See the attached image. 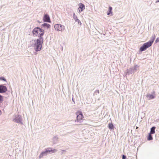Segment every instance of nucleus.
<instances>
[{"label": "nucleus", "instance_id": "f257e3e1", "mask_svg": "<svg viewBox=\"0 0 159 159\" xmlns=\"http://www.w3.org/2000/svg\"><path fill=\"white\" fill-rule=\"evenodd\" d=\"M43 42V38L41 37L37 39L32 40L30 43L31 46L34 48V50L37 52L41 50Z\"/></svg>", "mask_w": 159, "mask_h": 159}, {"label": "nucleus", "instance_id": "f03ea898", "mask_svg": "<svg viewBox=\"0 0 159 159\" xmlns=\"http://www.w3.org/2000/svg\"><path fill=\"white\" fill-rule=\"evenodd\" d=\"M32 32L34 36L43 37L44 34V30L41 28L36 27L33 29Z\"/></svg>", "mask_w": 159, "mask_h": 159}, {"label": "nucleus", "instance_id": "7ed1b4c3", "mask_svg": "<svg viewBox=\"0 0 159 159\" xmlns=\"http://www.w3.org/2000/svg\"><path fill=\"white\" fill-rule=\"evenodd\" d=\"M57 150L56 149H52L51 148H48L45 149V151L42 152L39 156V158H41L44 156L47 155L49 153L51 154L52 153H54Z\"/></svg>", "mask_w": 159, "mask_h": 159}, {"label": "nucleus", "instance_id": "20e7f679", "mask_svg": "<svg viewBox=\"0 0 159 159\" xmlns=\"http://www.w3.org/2000/svg\"><path fill=\"white\" fill-rule=\"evenodd\" d=\"M77 115L76 119L75 122H79L80 123L83 121L82 120L84 118L82 113L81 111L78 112L76 113Z\"/></svg>", "mask_w": 159, "mask_h": 159}, {"label": "nucleus", "instance_id": "39448f33", "mask_svg": "<svg viewBox=\"0 0 159 159\" xmlns=\"http://www.w3.org/2000/svg\"><path fill=\"white\" fill-rule=\"evenodd\" d=\"M151 46V45L148 42L144 43L140 47L139 50V52H141L143 51H145Z\"/></svg>", "mask_w": 159, "mask_h": 159}, {"label": "nucleus", "instance_id": "423d86ee", "mask_svg": "<svg viewBox=\"0 0 159 159\" xmlns=\"http://www.w3.org/2000/svg\"><path fill=\"white\" fill-rule=\"evenodd\" d=\"M22 118L19 115H16L15 118L13 119V121L17 123H19L21 124H23L22 122Z\"/></svg>", "mask_w": 159, "mask_h": 159}, {"label": "nucleus", "instance_id": "0eeeda50", "mask_svg": "<svg viewBox=\"0 0 159 159\" xmlns=\"http://www.w3.org/2000/svg\"><path fill=\"white\" fill-rule=\"evenodd\" d=\"M54 28L57 31H62L65 29V26L60 24H57L54 25Z\"/></svg>", "mask_w": 159, "mask_h": 159}, {"label": "nucleus", "instance_id": "6e6552de", "mask_svg": "<svg viewBox=\"0 0 159 159\" xmlns=\"http://www.w3.org/2000/svg\"><path fill=\"white\" fill-rule=\"evenodd\" d=\"M43 20L44 22H47L48 23H50L51 22L50 17L47 14L44 15Z\"/></svg>", "mask_w": 159, "mask_h": 159}, {"label": "nucleus", "instance_id": "1a4fd4ad", "mask_svg": "<svg viewBox=\"0 0 159 159\" xmlns=\"http://www.w3.org/2000/svg\"><path fill=\"white\" fill-rule=\"evenodd\" d=\"M7 90V88L6 86L3 84H0V93H5Z\"/></svg>", "mask_w": 159, "mask_h": 159}, {"label": "nucleus", "instance_id": "9d476101", "mask_svg": "<svg viewBox=\"0 0 159 159\" xmlns=\"http://www.w3.org/2000/svg\"><path fill=\"white\" fill-rule=\"evenodd\" d=\"M155 92L154 91H153L152 94H148L146 96V97H147V98H148V99L151 100L154 98H155Z\"/></svg>", "mask_w": 159, "mask_h": 159}, {"label": "nucleus", "instance_id": "9b49d317", "mask_svg": "<svg viewBox=\"0 0 159 159\" xmlns=\"http://www.w3.org/2000/svg\"><path fill=\"white\" fill-rule=\"evenodd\" d=\"M79 11L80 12L82 11L85 8V5L82 3H80L79 4Z\"/></svg>", "mask_w": 159, "mask_h": 159}, {"label": "nucleus", "instance_id": "f8f14e48", "mask_svg": "<svg viewBox=\"0 0 159 159\" xmlns=\"http://www.w3.org/2000/svg\"><path fill=\"white\" fill-rule=\"evenodd\" d=\"M41 28H46L47 29L50 28L51 25L48 24L47 23H44L41 25Z\"/></svg>", "mask_w": 159, "mask_h": 159}, {"label": "nucleus", "instance_id": "ddd939ff", "mask_svg": "<svg viewBox=\"0 0 159 159\" xmlns=\"http://www.w3.org/2000/svg\"><path fill=\"white\" fill-rule=\"evenodd\" d=\"M73 18L75 20V22H78V24H80V25H81L80 21L78 19L77 16L75 15L74 13H73Z\"/></svg>", "mask_w": 159, "mask_h": 159}, {"label": "nucleus", "instance_id": "4468645a", "mask_svg": "<svg viewBox=\"0 0 159 159\" xmlns=\"http://www.w3.org/2000/svg\"><path fill=\"white\" fill-rule=\"evenodd\" d=\"M112 8L110 6H109L108 11L107 12V15L112 16Z\"/></svg>", "mask_w": 159, "mask_h": 159}, {"label": "nucleus", "instance_id": "2eb2a0df", "mask_svg": "<svg viewBox=\"0 0 159 159\" xmlns=\"http://www.w3.org/2000/svg\"><path fill=\"white\" fill-rule=\"evenodd\" d=\"M133 73H134L132 69V68H131L129 69H128L127 70V71L126 72V75H129L130 74H131Z\"/></svg>", "mask_w": 159, "mask_h": 159}, {"label": "nucleus", "instance_id": "dca6fc26", "mask_svg": "<svg viewBox=\"0 0 159 159\" xmlns=\"http://www.w3.org/2000/svg\"><path fill=\"white\" fill-rule=\"evenodd\" d=\"M155 34L153 36H152L151 38V40L149 41L148 42L151 46L153 42L154 41L155 39Z\"/></svg>", "mask_w": 159, "mask_h": 159}, {"label": "nucleus", "instance_id": "f3484780", "mask_svg": "<svg viewBox=\"0 0 159 159\" xmlns=\"http://www.w3.org/2000/svg\"><path fill=\"white\" fill-rule=\"evenodd\" d=\"M156 128V127L155 126H152L150 129V131L149 133L151 134H153L155 132V130Z\"/></svg>", "mask_w": 159, "mask_h": 159}, {"label": "nucleus", "instance_id": "a211bd4d", "mask_svg": "<svg viewBox=\"0 0 159 159\" xmlns=\"http://www.w3.org/2000/svg\"><path fill=\"white\" fill-rule=\"evenodd\" d=\"M108 127L109 129L112 130L114 129V126L112 122L108 124Z\"/></svg>", "mask_w": 159, "mask_h": 159}, {"label": "nucleus", "instance_id": "6ab92c4d", "mask_svg": "<svg viewBox=\"0 0 159 159\" xmlns=\"http://www.w3.org/2000/svg\"><path fill=\"white\" fill-rule=\"evenodd\" d=\"M152 134L149 133L147 136V139L148 141H150L153 140V138L152 136Z\"/></svg>", "mask_w": 159, "mask_h": 159}, {"label": "nucleus", "instance_id": "aec40b11", "mask_svg": "<svg viewBox=\"0 0 159 159\" xmlns=\"http://www.w3.org/2000/svg\"><path fill=\"white\" fill-rule=\"evenodd\" d=\"M139 66L138 65H135L134 66L133 68H132L133 70L134 73L138 69Z\"/></svg>", "mask_w": 159, "mask_h": 159}, {"label": "nucleus", "instance_id": "412c9836", "mask_svg": "<svg viewBox=\"0 0 159 159\" xmlns=\"http://www.w3.org/2000/svg\"><path fill=\"white\" fill-rule=\"evenodd\" d=\"M3 100V96L0 94V103H2Z\"/></svg>", "mask_w": 159, "mask_h": 159}, {"label": "nucleus", "instance_id": "4be33fe9", "mask_svg": "<svg viewBox=\"0 0 159 159\" xmlns=\"http://www.w3.org/2000/svg\"><path fill=\"white\" fill-rule=\"evenodd\" d=\"M0 80L5 81H6V79L4 77H0Z\"/></svg>", "mask_w": 159, "mask_h": 159}, {"label": "nucleus", "instance_id": "5701e85b", "mask_svg": "<svg viewBox=\"0 0 159 159\" xmlns=\"http://www.w3.org/2000/svg\"><path fill=\"white\" fill-rule=\"evenodd\" d=\"M58 139V138L57 136H55L53 137V139L54 141H57Z\"/></svg>", "mask_w": 159, "mask_h": 159}, {"label": "nucleus", "instance_id": "b1692460", "mask_svg": "<svg viewBox=\"0 0 159 159\" xmlns=\"http://www.w3.org/2000/svg\"><path fill=\"white\" fill-rule=\"evenodd\" d=\"M122 159H126V157L125 155H122Z\"/></svg>", "mask_w": 159, "mask_h": 159}, {"label": "nucleus", "instance_id": "393cba45", "mask_svg": "<svg viewBox=\"0 0 159 159\" xmlns=\"http://www.w3.org/2000/svg\"><path fill=\"white\" fill-rule=\"evenodd\" d=\"M159 41V38H157V39H156V40H155V43H157Z\"/></svg>", "mask_w": 159, "mask_h": 159}, {"label": "nucleus", "instance_id": "a878e982", "mask_svg": "<svg viewBox=\"0 0 159 159\" xmlns=\"http://www.w3.org/2000/svg\"><path fill=\"white\" fill-rule=\"evenodd\" d=\"M159 2V0H157V1L156 2V3H157V2Z\"/></svg>", "mask_w": 159, "mask_h": 159}, {"label": "nucleus", "instance_id": "bb28decb", "mask_svg": "<svg viewBox=\"0 0 159 159\" xmlns=\"http://www.w3.org/2000/svg\"><path fill=\"white\" fill-rule=\"evenodd\" d=\"M2 114V112L1 110H0V115H1Z\"/></svg>", "mask_w": 159, "mask_h": 159}, {"label": "nucleus", "instance_id": "cd10ccee", "mask_svg": "<svg viewBox=\"0 0 159 159\" xmlns=\"http://www.w3.org/2000/svg\"><path fill=\"white\" fill-rule=\"evenodd\" d=\"M96 91H97L98 93H99V90H96Z\"/></svg>", "mask_w": 159, "mask_h": 159}, {"label": "nucleus", "instance_id": "c85d7f7f", "mask_svg": "<svg viewBox=\"0 0 159 159\" xmlns=\"http://www.w3.org/2000/svg\"><path fill=\"white\" fill-rule=\"evenodd\" d=\"M72 101H73L74 102H75V101H74V99H73V98H72Z\"/></svg>", "mask_w": 159, "mask_h": 159}, {"label": "nucleus", "instance_id": "c756f323", "mask_svg": "<svg viewBox=\"0 0 159 159\" xmlns=\"http://www.w3.org/2000/svg\"><path fill=\"white\" fill-rule=\"evenodd\" d=\"M62 151H65V150H62Z\"/></svg>", "mask_w": 159, "mask_h": 159}, {"label": "nucleus", "instance_id": "7c9ffc66", "mask_svg": "<svg viewBox=\"0 0 159 159\" xmlns=\"http://www.w3.org/2000/svg\"><path fill=\"white\" fill-rule=\"evenodd\" d=\"M5 105H7V103H6V104H5Z\"/></svg>", "mask_w": 159, "mask_h": 159}, {"label": "nucleus", "instance_id": "2f4dec72", "mask_svg": "<svg viewBox=\"0 0 159 159\" xmlns=\"http://www.w3.org/2000/svg\"><path fill=\"white\" fill-rule=\"evenodd\" d=\"M38 21V22H39V23H40V22H39V21Z\"/></svg>", "mask_w": 159, "mask_h": 159}, {"label": "nucleus", "instance_id": "473e14b6", "mask_svg": "<svg viewBox=\"0 0 159 159\" xmlns=\"http://www.w3.org/2000/svg\"><path fill=\"white\" fill-rule=\"evenodd\" d=\"M103 34L104 35H105V34Z\"/></svg>", "mask_w": 159, "mask_h": 159}]
</instances>
